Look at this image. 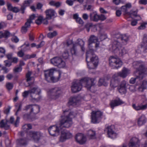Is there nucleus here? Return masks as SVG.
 <instances>
[{
	"label": "nucleus",
	"instance_id": "nucleus-25",
	"mask_svg": "<svg viewBox=\"0 0 147 147\" xmlns=\"http://www.w3.org/2000/svg\"><path fill=\"white\" fill-rule=\"evenodd\" d=\"M32 3V0H26L24 1L23 5L21 6L20 8V10L22 11V13H24L26 8L27 7L29 6Z\"/></svg>",
	"mask_w": 147,
	"mask_h": 147
},
{
	"label": "nucleus",
	"instance_id": "nucleus-37",
	"mask_svg": "<svg viewBox=\"0 0 147 147\" xmlns=\"http://www.w3.org/2000/svg\"><path fill=\"white\" fill-rule=\"evenodd\" d=\"M98 38L97 37L94 35H92L90 36L88 40V45H90L93 43L98 42Z\"/></svg>",
	"mask_w": 147,
	"mask_h": 147
},
{
	"label": "nucleus",
	"instance_id": "nucleus-52",
	"mask_svg": "<svg viewBox=\"0 0 147 147\" xmlns=\"http://www.w3.org/2000/svg\"><path fill=\"white\" fill-rule=\"evenodd\" d=\"M5 49L3 47H0V54H2V55H0V57H2L5 55Z\"/></svg>",
	"mask_w": 147,
	"mask_h": 147
},
{
	"label": "nucleus",
	"instance_id": "nucleus-18",
	"mask_svg": "<svg viewBox=\"0 0 147 147\" xmlns=\"http://www.w3.org/2000/svg\"><path fill=\"white\" fill-rule=\"evenodd\" d=\"M140 141L136 137L132 138L129 144V147H139Z\"/></svg>",
	"mask_w": 147,
	"mask_h": 147
},
{
	"label": "nucleus",
	"instance_id": "nucleus-57",
	"mask_svg": "<svg viewBox=\"0 0 147 147\" xmlns=\"http://www.w3.org/2000/svg\"><path fill=\"white\" fill-rule=\"evenodd\" d=\"M139 17L140 18L138 20H132L131 22V25L132 26H136L137 23V21L141 19V17Z\"/></svg>",
	"mask_w": 147,
	"mask_h": 147
},
{
	"label": "nucleus",
	"instance_id": "nucleus-22",
	"mask_svg": "<svg viewBox=\"0 0 147 147\" xmlns=\"http://www.w3.org/2000/svg\"><path fill=\"white\" fill-rule=\"evenodd\" d=\"M46 15V18L48 20H50L52 17L55 16V12L52 9H49L46 10L45 11Z\"/></svg>",
	"mask_w": 147,
	"mask_h": 147
},
{
	"label": "nucleus",
	"instance_id": "nucleus-55",
	"mask_svg": "<svg viewBox=\"0 0 147 147\" xmlns=\"http://www.w3.org/2000/svg\"><path fill=\"white\" fill-rule=\"evenodd\" d=\"M43 5L40 3H38L36 4V9L38 10H41Z\"/></svg>",
	"mask_w": 147,
	"mask_h": 147
},
{
	"label": "nucleus",
	"instance_id": "nucleus-3",
	"mask_svg": "<svg viewBox=\"0 0 147 147\" xmlns=\"http://www.w3.org/2000/svg\"><path fill=\"white\" fill-rule=\"evenodd\" d=\"M64 113H68V115L63 116L61 119L60 121L59 127L61 129L63 128H68L70 127L73 124L72 117L73 112H70L69 110H65L64 111Z\"/></svg>",
	"mask_w": 147,
	"mask_h": 147
},
{
	"label": "nucleus",
	"instance_id": "nucleus-51",
	"mask_svg": "<svg viewBox=\"0 0 147 147\" xmlns=\"http://www.w3.org/2000/svg\"><path fill=\"white\" fill-rule=\"evenodd\" d=\"M62 57L65 59H67L69 56V53L67 50H65L62 55Z\"/></svg>",
	"mask_w": 147,
	"mask_h": 147
},
{
	"label": "nucleus",
	"instance_id": "nucleus-19",
	"mask_svg": "<svg viewBox=\"0 0 147 147\" xmlns=\"http://www.w3.org/2000/svg\"><path fill=\"white\" fill-rule=\"evenodd\" d=\"M140 46L139 49L141 52L144 53L147 52V38L146 37H144L143 42Z\"/></svg>",
	"mask_w": 147,
	"mask_h": 147
},
{
	"label": "nucleus",
	"instance_id": "nucleus-47",
	"mask_svg": "<svg viewBox=\"0 0 147 147\" xmlns=\"http://www.w3.org/2000/svg\"><path fill=\"white\" fill-rule=\"evenodd\" d=\"M15 106L16 107H18V109L17 110L16 112V115H18V112L20 111L21 109V108L22 107V104L21 103H17L15 105Z\"/></svg>",
	"mask_w": 147,
	"mask_h": 147
},
{
	"label": "nucleus",
	"instance_id": "nucleus-58",
	"mask_svg": "<svg viewBox=\"0 0 147 147\" xmlns=\"http://www.w3.org/2000/svg\"><path fill=\"white\" fill-rule=\"evenodd\" d=\"M30 94V92H29V90L28 91H25L22 93V96L24 98H26L28 96V94Z\"/></svg>",
	"mask_w": 147,
	"mask_h": 147
},
{
	"label": "nucleus",
	"instance_id": "nucleus-38",
	"mask_svg": "<svg viewBox=\"0 0 147 147\" xmlns=\"http://www.w3.org/2000/svg\"><path fill=\"white\" fill-rule=\"evenodd\" d=\"M88 136L89 139H94L96 138L95 132L92 130H90L88 133Z\"/></svg>",
	"mask_w": 147,
	"mask_h": 147
},
{
	"label": "nucleus",
	"instance_id": "nucleus-30",
	"mask_svg": "<svg viewBox=\"0 0 147 147\" xmlns=\"http://www.w3.org/2000/svg\"><path fill=\"white\" fill-rule=\"evenodd\" d=\"M91 20L97 22L99 20V15L96 12L90 13V15Z\"/></svg>",
	"mask_w": 147,
	"mask_h": 147
},
{
	"label": "nucleus",
	"instance_id": "nucleus-33",
	"mask_svg": "<svg viewBox=\"0 0 147 147\" xmlns=\"http://www.w3.org/2000/svg\"><path fill=\"white\" fill-rule=\"evenodd\" d=\"M10 32L8 30H5L4 32L0 31V38H7L10 36Z\"/></svg>",
	"mask_w": 147,
	"mask_h": 147
},
{
	"label": "nucleus",
	"instance_id": "nucleus-62",
	"mask_svg": "<svg viewBox=\"0 0 147 147\" xmlns=\"http://www.w3.org/2000/svg\"><path fill=\"white\" fill-rule=\"evenodd\" d=\"M5 63V66L7 67H9L11 65V63L8 60H6L4 61Z\"/></svg>",
	"mask_w": 147,
	"mask_h": 147
},
{
	"label": "nucleus",
	"instance_id": "nucleus-31",
	"mask_svg": "<svg viewBox=\"0 0 147 147\" xmlns=\"http://www.w3.org/2000/svg\"><path fill=\"white\" fill-rule=\"evenodd\" d=\"M89 78H84L82 79L81 80L79 81L80 83L82 85H85V86L86 87L88 88V84L89 82Z\"/></svg>",
	"mask_w": 147,
	"mask_h": 147
},
{
	"label": "nucleus",
	"instance_id": "nucleus-50",
	"mask_svg": "<svg viewBox=\"0 0 147 147\" xmlns=\"http://www.w3.org/2000/svg\"><path fill=\"white\" fill-rule=\"evenodd\" d=\"M6 86V88L8 90H10L12 89L13 87V84L10 82L7 83Z\"/></svg>",
	"mask_w": 147,
	"mask_h": 147
},
{
	"label": "nucleus",
	"instance_id": "nucleus-9",
	"mask_svg": "<svg viewBox=\"0 0 147 147\" xmlns=\"http://www.w3.org/2000/svg\"><path fill=\"white\" fill-rule=\"evenodd\" d=\"M61 93L60 88L57 87L52 88L48 92V94L51 98L56 99L59 97Z\"/></svg>",
	"mask_w": 147,
	"mask_h": 147
},
{
	"label": "nucleus",
	"instance_id": "nucleus-15",
	"mask_svg": "<svg viewBox=\"0 0 147 147\" xmlns=\"http://www.w3.org/2000/svg\"><path fill=\"white\" fill-rule=\"evenodd\" d=\"M72 91L73 93H76L80 91L82 88V85L79 81H77L73 82L71 87Z\"/></svg>",
	"mask_w": 147,
	"mask_h": 147
},
{
	"label": "nucleus",
	"instance_id": "nucleus-53",
	"mask_svg": "<svg viewBox=\"0 0 147 147\" xmlns=\"http://www.w3.org/2000/svg\"><path fill=\"white\" fill-rule=\"evenodd\" d=\"M42 16H39L38 19L36 20L35 23L38 25H39L41 23L42 21Z\"/></svg>",
	"mask_w": 147,
	"mask_h": 147
},
{
	"label": "nucleus",
	"instance_id": "nucleus-39",
	"mask_svg": "<svg viewBox=\"0 0 147 147\" xmlns=\"http://www.w3.org/2000/svg\"><path fill=\"white\" fill-rule=\"evenodd\" d=\"M29 90L30 94H40L41 90L37 87H34Z\"/></svg>",
	"mask_w": 147,
	"mask_h": 147
},
{
	"label": "nucleus",
	"instance_id": "nucleus-36",
	"mask_svg": "<svg viewBox=\"0 0 147 147\" xmlns=\"http://www.w3.org/2000/svg\"><path fill=\"white\" fill-rule=\"evenodd\" d=\"M40 109V107L38 105H32L31 113H32L34 114H37L39 112Z\"/></svg>",
	"mask_w": 147,
	"mask_h": 147
},
{
	"label": "nucleus",
	"instance_id": "nucleus-34",
	"mask_svg": "<svg viewBox=\"0 0 147 147\" xmlns=\"http://www.w3.org/2000/svg\"><path fill=\"white\" fill-rule=\"evenodd\" d=\"M123 103V102L119 99L118 100H115L111 103V107L113 109L115 107Z\"/></svg>",
	"mask_w": 147,
	"mask_h": 147
},
{
	"label": "nucleus",
	"instance_id": "nucleus-14",
	"mask_svg": "<svg viewBox=\"0 0 147 147\" xmlns=\"http://www.w3.org/2000/svg\"><path fill=\"white\" fill-rule=\"evenodd\" d=\"M120 81V77H118L115 74L113 76L111 80L110 86L113 88H115L118 86Z\"/></svg>",
	"mask_w": 147,
	"mask_h": 147
},
{
	"label": "nucleus",
	"instance_id": "nucleus-64",
	"mask_svg": "<svg viewBox=\"0 0 147 147\" xmlns=\"http://www.w3.org/2000/svg\"><path fill=\"white\" fill-rule=\"evenodd\" d=\"M139 3L142 4L146 5L147 4V0H140L139 1Z\"/></svg>",
	"mask_w": 147,
	"mask_h": 147
},
{
	"label": "nucleus",
	"instance_id": "nucleus-11",
	"mask_svg": "<svg viewBox=\"0 0 147 147\" xmlns=\"http://www.w3.org/2000/svg\"><path fill=\"white\" fill-rule=\"evenodd\" d=\"M133 65L134 68L136 69L135 72L140 70L142 73L145 72L147 75V67L141 62L139 61H134L133 63Z\"/></svg>",
	"mask_w": 147,
	"mask_h": 147
},
{
	"label": "nucleus",
	"instance_id": "nucleus-24",
	"mask_svg": "<svg viewBox=\"0 0 147 147\" xmlns=\"http://www.w3.org/2000/svg\"><path fill=\"white\" fill-rule=\"evenodd\" d=\"M80 99L78 96H74L69 99L68 104L69 105H75L80 101Z\"/></svg>",
	"mask_w": 147,
	"mask_h": 147
},
{
	"label": "nucleus",
	"instance_id": "nucleus-20",
	"mask_svg": "<svg viewBox=\"0 0 147 147\" xmlns=\"http://www.w3.org/2000/svg\"><path fill=\"white\" fill-rule=\"evenodd\" d=\"M130 73V70L125 68L123 69L121 72H120L115 74L118 76V77H121L123 78H125Z\"/></svg>",
	"mask_w": 147,
	"mask_h": 147
},
{
	"label": "nucleus",
	"instance_id": "nucleus-1",
	"mask_svg": "<svg viewBox=\"0 0 147 147\" xmlns=\"http://www.w3.org/2000/svg\"><path fill=\"white\" fill-rule=\"evenodd\" d=\"M86 60L88 62L87 65L90 69H95L98 64V57L94 53L92 49H90L87 52Z\"/></svg>",
	"mask_w": 147,
	"mask_h": 147
},
{
	"label": "nucleus",
	"instance_id": "nucleus-40",
	"mask_svg": "<svg viewBox=\"0 0 147 147\" xmlns=\"http://www.w3.org/2000/svg\"><path fill=\"white\" fill-rule=\"evenodd\" d=\"M84 136V135L82 134H77L76 136L75 139L77 142H78L79 144H82V142H83L80 141V139L81 138H82Z\"/></svg>",
	"mask_w": 147,
	"mask_h": 147
},
{
	"label": "nucleus",
	"instance_id": "nucleus-6",
	"mask_svg": "<svg viewBox=\"0 0 147 147\" xmlns=\"http://www.w3.org/2000/svg\"><path fill=\"white\" fill-rule=\"evenodd\" d=\"M109 65L113 69H118L122 65V62L117 58H115L113 56H111L109 59Z\"/></svg>",
	"mask_w": 147,
	"mask_h": 147
},
{
	"label": "nucleus",
	"instance_id": "nucleus-4",
	"mask_svg": "<svg viewBox=\"0 0 147 147\" xmlns=\"http://www.w3.org/2000/svg\"><path fill=\"white\" fill-rule=\"evenodd\" d=\"M84 42L82 39H78L76 42L73 44V47L71 49V52L72 55H76L78 53V50L79 47L82 51H84Z\"/></svg>",
	"mask_w": 147,
	"mask_h": 147
},
{
	"label": "nucleus",
	"instance_id": "nucleus-49",
	"mask_svg": "<svg viewBox=\"0 0 147 147\" xmlns=\"http://www.w3.org/2000/svg\"><path fill=\"white\" fill-rule=\"evenodd\" d=\"M147 24V22H143L141 24V25L138 28V29L139 30H143L145 28L146 25Z\"/></svg>",
	"mask_w": 147,
	"mask_h": 147
},
{
	"label": "nucleus",
	"instance_id": "nucleus-10",
	"mask_svg": "<svg viewBox=\"0 0 147 147\" xmlns=\"http://www.w3.org/2000/svg\"><path fill=\"white\" fill-rule=\"evenodd\" d=\"M92 122L96 123H98L102 115V113L99 111H93L91 113Z\"/></svg>",
	"mask_w": 147,
	"mask_h": 147
},
{
	"label": "nucleus",
	"instance_id": "nucleus-26",
	"mask_svg": "<svg viewBox=\"0 0 147 147\" xmlns=\"http://www.w3.org/2000/svg\"><path fill=\"white\" fill-rule=\"evenodd\" d=\"M31 21L30 20H27L24 26L22 28L21 32L23 34L25 33L28 30V28L30 26Z\"/></svg>",
	"mask_w": 147,
	"mask_h": 147
},
{
	"label": "nucleus",
	"instance_id": "nucleus-32",
	"mask_svg": "<svg viewBox=\"0 0 147 147\" xmlns=\"http://www.w3.org/2000/svg\"><path fill=\"white\" fill-rule=\"evenodd\" d=\"M146 121V119L144 115H142L139 117L138 121V124L139 126L142 125L144 124Z\"/></svg>",
	"mask_w": 147,
	"mask_h": 147
},
{
	"label": "nucleus",
	"instance_id": "nucleus-44",
	"mask_svg": "<svg viewBox=\"0 0 147 147\" xmlns=\"http://www.w3.org/2000/svg\"><path fill=\"white\" fill-rule=\"evenodd\" d=\"M22 69V67L19 66H16L13 69V72L15 73H18L21 72Z\"/></svg>",
	"mask_w": 147,
	"mask_h": 147
},
{
	"label": "nucleus",
	"instance_id": "nucleus-29",
	"mask_svg": "<svg viewBox=\"0 0 147 147\" xmlns=\"http://www.w3.org/2000/svg\"><path fill=\"white\" fill-rule=\"evenodd\" d=\"M9 121L6 120L5 122H4V120H2L0 122V127L4 128L5 130L8 129L10 127V126L8 125L7 123Z\"/></svg>",
	"mask_w": 147,
	"mask_h": 147
},
{
	"label": "nucleus",
	"instance_id": "nucleus-61",
	"mask_svg": "<svg viewBox=\"0 0 147 147\" xmlns=\"http://www.w3.org/2000/svg\"><path fill=\"white\" fill-rule=\"evenodd\" d=\"M147 84V81L144 80L143 81L142 85H141L143 87V88L146 89V85Z\"/></svg>",
	"mask_w": 147,
	"mask_h": 147
},
{
	"label": "nucleus",
	"instance_id": "nucleus-17",
	"mask_svg": "<svg viewBox=\"0 0 147 147\" xmlns=\"http://www.w3.org/2000/svg\"><path fill=\"white\" fill-rule=\"evenodd\" d=\"M126 82L123 80L122 81L119 86L118 87L117 89L119 92L121 94H124L126 92Z\"/></svg>",
	"mask_w": 147,
	"mask_h": 147
},
{
	"label": "nucleus",
	"instance_id": "nucleus-13",
	"mask_svg": "<svg viewBox=\"0 0 147 147\" xmlns=\"http://www.w3.org/2000/svg\"><path fill=\"white\" fill-rule=\"evenodd\" d=\"M72 137L71 133L67 130L63 129L61 131V136L59 139V141L61 142H64L66 140L71 138Z\"/></svg>",
	"mask_w": 147,
	"mask_h": 147
},
{
	"label": "nucleus",
	"instance_id": "nucleus-8",
	"mask_svg": "<svg viewBox=\"0 0 147 147\" xmlns=\"http://www.w3.org/2000/svg\"><path fill=\"white\" fill-rule=\"evenodd\" d=\"M134 75L135 77L131 78L129 80L131 84H134L136 82H138V81L142 80L147 75L145 72L142 73L140 70L135 72Z\"/></svg>",
	"mask_w": 147,
	"mask_h": 147
},
{
	"label": "nucleus",
	"instance_id": "nucleus-27",
	"mask_svg": "<svg viewBox=\"0 0 147 147\" xmlns=\"http://www.w3.org/2000/svg\"><path fill=\"white\" fill-rule=\"evenodd\" d=\"M32 72L30 71H28V73L26 74V82H28V85H25V86L26 87H28L32 84V82H31L30 81L32 80V77H31V75L32 74Z\"/></svg>",
	"mask_w": 147,
	"mask_h": 147
},
{
	"label": "nucleus",
	"instance_id": "nucleus-2",
	"mask_svg": "<svg viewBox=\"0 0 147 147\" xmlns=\"http://www.w3.org/2000/svg\"><path fill=\"white\" fill-rule=\"evenodd\" d=\"M61 75L60 72L55 71L53 68L45 71L44 72L45 79L49 82L58 81L60 78Z\"/></svg>",
	"mask_w": 147,
	"mask_h": 147
},
{
	"label": "nucleus",
	"instance_id": "nucleus-48",
	"mask_svg": "<svg viewBox=\"0 0 147 147\" xmlns=\"http://www.w3.org/2000/svg\"><path fill=\"white\" fill-rule=\"evenodd\" d=\"M32 105H27L25 107L24 110L26 111H29L30 113V114L32 112V109H31L32 108Z\"/></svg>",
	"mask_w": 147,
	"mask_h": 147
},
{
	"label": "nucleus",
	"instance_id": "nucleus-63",
	"mask_svg": "<svg viewBox=\"0 0 147 147\" xmlns=\"http://www.w3.org/2000/svg\"><path fill=\"white\" fill-rule=\"evenodd\" d=\"M99 20L101 21H103L106 19V17L105 15L101 14L100 16L99 15Z\"/></svg>",
	"mask_w": 147,
	"mask_h": 147
},
{
	"label": "nucleus",
	"instance_id": "nucleus-46",
	"mask_svg": "<svg viewBox=\"0 0 147 147\" xmlns=\"http://www.w3.org/2000/svg\"><path fill=\"white\" fill-rule=\"evenodd\" d=\"M23 118L25 120H33L34 119L31 117L30 114L26 113L23 115Z\"/></svg>",
	"mask_w": 147,
	"mask_h": 147
},
{
	"label": "nucleus",
	"instance_id": "nucleus-60",
	"mask_svg": "<svg viewBox=\"0 0 147 147\" xmlns=\"http://www.w3.org/2000/svg\"><path fill=\"white\" fill-rule=\"evenodd\" d=\"M18 56L20 57H23L24 55V53L22 50H21L18 52Z\"/></svg>",
	"mask_w": 147,
	"mask_h": 147
},
{
	"label": "nucleus",
	"instance_id": "nucleus-16",
	"mask_svg": "<svg viewBox=\"0 0 147 147\" xmlns=\"http://www.w3.org/2000/svg\"><path fill=\"white\" fill-rule=\"evenodd\" d=\"M28 135L35 142L38 141L42 136L41 133L39 132L32 131H30L28 133Z\"/></svg>",
	"mask_w": 147,
	"mask_h": 147
},
{
	"label": "nucleus",
	"instance_id": "nucleus-21",
	"mask_svg": "<svg viewBox=\"0 0 147 147\" xmlns=\"http://www.w3.org/2000/svg\"><path fill=\"white\" fill-rule=\"evenodd\" d=\"M132 107L135 109L137 111L144 110L147 108V103L143 104L142 103H141L137 105L134 104L133 105Z\"/></svg>",
	"mask_w": 147,
	"mask_h": 147
},
{
	"label": "nucleus",
	"instance_id": "nucleus-54",
	"mask_svg": "<svg viewBox=\"0 0 147 147\" xmlns=\"http://www.w3.org/2000/svg\"><path fill=\"white\" fill-rule=\"evenodd\" d=\"M121 10L124 12H125L126 13L129 14V12L127 11V8L125 6H123L121 7Z\"/></svg>",
	"mask_w": 147,
	"mask_h": 147
},
{
	"label": "nucleus",
	"instance_id": "nucleus-12",
	"mask_svg": "<svg viewBox=\"0 0 147 147\" xmlns=\"http://www.w3.org/2000/svg\"><path fill=\"white\" fill-rule=\"evenodd\" d=\"M61 129L59 126H57L56 125L51 126L48 129L49 134L53 136H57L59 135Z\"/></svg>",
	"mask_w": 147,
	"mask_h": 147
},
{
	"label": "nucleus",
	"instance_id": "nucleus-41",
	"mask_svg": "<svg viewBox=\"0 0 147 147\" xmlns=\"http://www.w3.org/2000/svg\"><path fill=\"white\" fill-rule=\"evenodd\" d=\"M118 39L121 40L122 41L123 43H126L128 40V37L125 35H124L120 36V38H119Z\"/></svg>",
	"mask_w": 147,
	"mask_h": 147
},
{
	"label": "nucleus",
	"instance_id": "nucleus-5",
	"mask_svg": "<svg viewBox=\"0 0 147 147\" xmlns=\"http://www.w3.org/2000/svg\"><path fill=\"white\" fill-rule=\"evenodd\" d=\"M112 51L115 53H119L121 56L127 53V51L122 47L119 40L113 41L112 45Z\"/></svg>",
	"mask_w": 147,
	"mask_h": 147
},
{
	"label": "nucleus",
	"instance_id": "nucleus-7",
	"mask_svg": "<svg viewBox=\"0 0 147 147\" xmlns=\"http://www.w3.org/2000/svg\"><path fill=\"white\" fill-rule=\"evenodd\" d=\"M51 63L55 66L59 68H63L65 65V61L61 58L58 57H56L51 59Z\"/></svg>",
	"mask_w": 147,
	"mask_h": 147
},
{
	"label": "nucleus",
	"instance_id": "nucleus-23",
	"mask_svg": "<svg viewBox=\"0 0 147 147\" xmlns=\"http://www.w3.org/2000/svg\"><path fill=\"white\" fill-rule=\"evenodd\" d=\"M40 94H30V100L32 102H37L40 100L41 96Z\"/></svg>",
	"mask_w": 147,
	"mask_h": 147
},
{
	"label": "nucleus",
	"instance_id": "nucleus-35",
	"mask_svg": "<svg viewBox=\"0 0 147 147\" xmlns=\"http://www.w3.org/2000/svg\"><path fill=\"white\" fill-rule=\"evenodd\" d=\"M17 143L20 146H24L27 144V140L25 138H21L17 140Z\"/></svg>",
	"mask_w": 147,
	"mask_h": 147
},
{
	"label": "nucleus",
	"instance_id": "nucleus-42",
	"mask_svg": "<svg viewBox=\"0 0 147 147\" xmlns=\"http://www.w3.org/2000/svg\"><path fill=\"white\" fill-rule=\"evenodd\" d=\"M108 83L104 78H100L98 84L99 86L103 85L105 86H107Z\"/></svg>",
	"mask_w": 147,
	"mask_h": 147
},
{
	"label": "nucleus",
	"instance_id": "nucleus-45",
	"mask_svg": "<svg viewBox=\"0 0 147 147\" xmlns=\"http://www.w3.org/2000/svg\"><path fill=\"white\" fill-rule=\"evenodd\" d=\"M57 35V33L56 31H54L53 32H49L47 34V37L49 38H51L56 36Z\"/></svg>",
	"mask_w": 147,
	"mask_h": 147
},
{
	"label": "nucleus",
	"instance_id": "nucleus-56",
	"mask_svg": "<svg viewBox=\"0 0 147 147\" xmlns=\"http://www.w3.org/2000/svg\"><path fill=\"white\" fill-rule=\"evenodd\" d=\"M92 26V24L90 23H88L86 24L85 26V28L86 29V30L88 32H89L90 30V27Z\"/></svg>",
	"mask_w": 147,
	"mask_h": 147
},
{
	"label": "nucleus",
	"instance_id": "nucleus-28",
	"mask_svg": "<svg viewBox=\"0 0 147 147\" xmlns=\"http://www.w3.org/2000/svg\"><path fill=\"white\" fill-rule=\"evenodd\" d=\"M111 126H108L107 127L108 129L107 134L108 137L111 138H115L116 137V134L111 129Z\"/></svg>",
	"mask_w": 147,
	"mask_h": 147
},
{
	"label": "nucleus",
	"instance_id": "nucleus-59",
	"mask_svg": "<svg viewBox=\"0 0 147 147\" xmlns=\"http://www.w3.org/2000/svg\"><path fill=\"white\" fill-rule=\"evenodd\" d=\"M11 40L15 43L18 42L19 40V39L16 36L13 37L11 38Z\"/></svg>",
	"mask_w": 147,
	"mask_h": 147
},
{
	"label": "nucleus",
	"instance_id": "nucleus-43",
	"mask_svg": "<svg viewBox=\"0 0 147 147\" xmlns=\"http://www.w3.org/2000/svg\"><path fill=\"white\" fill-rule=\"evenodd\" d=\"M89 82L88 84V89H90L92 86L94 85L96 82L95 78H89Z\"/></svg>",
	"mask_w": 147,
	"mask_h": 147
}]
</instances>
